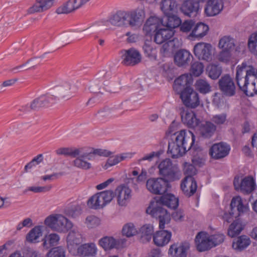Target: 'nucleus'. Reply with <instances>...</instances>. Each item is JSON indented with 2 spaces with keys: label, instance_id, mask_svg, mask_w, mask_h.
Returning a JSON list of instances; mask_svg holds the SVG:
<instances>
[{
  "label": "nucleus",
  "instance_id": "f257e3e1",
  "mask_svg": "<svg viewBox=\"0 0 257 257\" xmlns=\"http://www.w3.org/2000/svg\"><path fill=\"white\" fill-rule=\"evenodd\" d=\"M255 72L256 69L245 62L236 68L235 79L237 85L239 89L248 96L257 94Z\"/></svg>",
  "mask_w": 257,
  "mask_h": 257
},
{
  "label": "nucleus",
  "instance_id": "f03ea898",
  "mask_svg": "<svg viewBox=\"0 0 257 257\" xmlns=\"http://www.w3.org/2000/svg\"><path fill=\"white\" fill-rule=\"evenodd\" d=\"M174 135L175 141L169 143L168 153L171 154L172 158H178L192 148L195 136L192 132L185 130L177 132Z\"/></svg>",
  "mask_w": 257,
  "mask_h": 257
},
{
  "label": "nucleus",
  "instance_id": "7ed1b4c3",
  "mask_svg": "<svg viewBox=\"0 0 257 257\" xmlns=\"http://www.w3.org/2000/svg\"><path fill=\"white\" fill-rule=\"evenodd\" d=\"M112 153L106 150L94 149L87 147L78 148L72 165L78 169L88 170L92 168L90 161L94 160L95 156L108 157Z\"/></svg>",
  "mask_w": 257,
  "mask_h": 257
},
{
  "label": "nucleus",
  "instance_id": "20e7f679",
  "mask_svg": "<svg viewBox=\"0 0 257 257\" xmlns=\"http://www.w3.org/2000/svg\"><path fill=\"white\" fill-rule=\"evenodd\" d=\"M45 224L52 230L60 232H66L73 226L72 223L61 214L49 216L46 218Z\"/></svg>",
  "mask_w": 257,
  "mask_h": 257
},
{
  "label": "nucleus",
  "instance_id": "39448f33",
  "mask_svg": "<svg viewBox=\"0 0 257 257\" xmlns=\"http://www.w3.org/2000/svg\"><path fill=\"white\" fill-rule=\"evenodd\" d=\"M114 197V192L111 190L101 191L91 197L87 201V205L95 209L103 208L110 203Z\"/></svg>",
  "mask_w": 257,
  "mask_h": 257
},
{
  "label": "nucleus",
  "instance_id": "423d86ee",
  "mask_svg": "<svg viewBox=\"0 0 257 257\" xmlns=\"http://www.w3.org/2000/svg\"><path fill=\"white\" fill-rule=\"evenodd\" d=\"M159 174L169 181H175L180 179L181 174L178 168L174 165L170 159H166L158 166Z\"/></svg>",
  "mask_w": 257,
  "mask_h": 257
},
{
  "label": "nucleus",
  "instance_id": "0eeeda50",
  "mask_svg": "<svg viewBox=\"0 0 257 257\" xmlns=\"http://www.w3.org/2000/svg\"><path fill=\"white\" fill-rule=\"evenodd\" d=\"M157 201L156 205L151 204L147 209L146 212L151 214L153 217L158 218L159 228L163 229L165 224H168L170 221V216L166 209H164Z\"/></svg>",
  "mask_w": 257,
  "mask_h": 257
},
{
  "label": "nucleus",
  "instance_id": "6e6552de",
  "mask_svg": "<svg viewBox=\"0 0 257 257\" xmlns=\"http://www.w3.org/2000/svg\"><path fill=\"white\" fill-rule=\"evenodd\" d=\"M147 189L154 194H163L170 187L168 181L162 178H151L146 183Z\"/></svg>",
  "mask_w": 257,
  "mask_h": 257
},
{
  "label": "nucleus",
  "instance_id": "1a4fd4ad",
  "mask_svg": "<svg viewBox=\"0 0 257 257\" xmlns=\"http://www.w3.org/2000/svg\"><path fill=\"white\" fill-rule=\"evenodd\" d=\"M193 52L199 60L209 62L212 59V47L209 43L200 42L196 44L194 47Z\"/></svg>",
  "mask_w": 257,
  "mask_h": 257
},
{
  "label": "nucleus",
  "instance_id": "9d476101",
  "mask_svg": "<svg viewBox=\"0 0 257 257\" xmlns=\"http://www.w3.org/2000/svg\"><path fill=\"white\" fill-rule=\"evenodd\" d=\"M233 185L236 191L250 193L255 189V184L252 177L247 176L240 180L239 177H236L234 179Z\"/></svg>",
  "mask_w": 257,
  "mask_h": 257
},
{
  "label": "nucleus",
  "instance_id": "9b49d317",
  "mask_svg": "<svg viewBox=\"0 0 257 257\" xmlns=\"http://www.w3.org/2000/svg\"><path fill=\"white\" fill-rule=\"evenodd\" d=\"M184 104L187 107L194 108L200 104L198 94L193 89H186L180 94Z\"/></svg>",
  "mask_w": 257,
  "mask_h": 257
},
{
  "label": "nucleus",
  "instance_id": "f8f14e48",
  "mask_svg": "<svg viewBox=\"0 0 257 257\" xmlns=\"http://www.w3.org/2000/svg\"><path fill=\"white\" fill-rule=\"evenodd\" d=\"M230 146L220 142L213 144L209 149V154L213 159L219 160L227 156L230 151Z\"/></svg>",
  "mask_w": 257,
  "mask_h": 257
},
{
  "label": "nucleus",
  "instance_id": "ddd939ff",
  "mask_svg": "<svg viewBox=\"0 0 257 257\" xmlns=\"http://www.w3.org/2000/svg\"><path fill=\"white\" fill-rule=\"evenodd\" d=\"M218 86L221 92L226 96H232L235 94V86L229 75H225L219 79Z\"/></svg>",
  "mask_w": 257,
  "mask_h": 257
},
{
  "label": "nucleus",
  "instance_id": "4468645a",
  "mask_svg": "<svg viewBox=\"0 0 257 257\" xmlns=\"http://www.w3.org/2000/svg\"><path fill=\"white\" fill-rule=\"evenodd\" d=\"M164 20L155 16L150 17L143 27V32L146 35H151L161 27H164Z\"/></svg>",
  "mask_w": 257,
  "mask_h": 257
},
{
  "label": "nucleus",
  "instance_id": "2eb2a0df",
  "mask_svg": "<svg viewBox=\"0 0 257 257\" xmlns=\"http://www.w3.org/2000/svg\"><path fill=\"white\" fill-rule=\"evenodd\" d=\"M190 244L186 241L174 243L170 245L168 254L171 257H187Z\"/></svg>",
  "mask_w": 257,
  "mask_h": 257
},
{
  "label": "nucleus",
  "instance_id": "dca6fc26",
  "mask_svg": "<svg viewBox=\"0 0 257 257\" xmlns=\"http://www.w3.org/2000/svg\"><path fill=\"white\" fill-rule=\"evenodd\" d=\"M192 82L193 79L191 74H184L175 80L173 88L175 91L181 94L186 89H192L190 87Z\"/></svg>",
  "mask_w": 257,
  "mask_h": 257
},
{
  "label": "nucleus",
  "instance_id": "f3484780",
  "mask_svg": "<svg viewBox=\"0 0 257 257\" xmlns=\"http://www.w3.org/2000/svg\"><path fill=\"white\" fill-rule=\"evenodd\" d=\"M195 241L196 248L200 252L209 250L213 247V243L210 240L209 235L206 232H199L196 236Z\"/></svg>",
  "mask_w": 257,
  "mask_h": 257
},
{
  "label": "nucleus",
  "instance_id": "a211bd4d",
  "mask_svg": "<svg viewBox=\"0 0 257 257\" xmlns=\"http://www.w3.org/2000/svg\"><path fill=\"white\" fill-rule=\"evenodd\" d=\"M122 58L123 64L127 66H134L141 62V55L137 50L131 48L124 51Z\"/></svg>",
  "mask_w": 257,
  "mask_h": 257
},
{
  "label": "nucleus",
  "instance_id": "6ab92c4d",
  "mask_svg": "<svg viewBox=\"0 0 257 257\" xmlns=\"http://www.w3.org/2000/svg\"><path fill=\"white\" fill-rule=\"evenodd\" d=\"M128 26L131 27H138L142 25L145 18V13L143 9L127 11Z\"/></svg>",
  "mask_w": 257,
  "mask_h": 257
},
{
  "label": "nucleus",
  "instance_id": "aec40b11",
  "mask_svg": "<svg viewBox=\"0 0 257 257\" xmlns=\"http://www.w3.org/2000/svg\"><path fill=\"white\" fill-rule=\"evenodd\" d=\"M182 122L190 128H195L199 125L200 120L195 113L188 109H183L180 112Z\"/></svg>",
  "mask_w": 257,
  "mask_h": 257
},
{
  "label": "nucleus",
  "instance_id": "412c9836",
  "mask_svg": "<svg viewBox=\"0 0 257 257\" xmlns=\"http://www.w3.org/2000/svg\"><path fill=\"white\" fill-rule=\"evenodd\" d=\"M230 215L237 218L247 210V207L243 204L241 198L239 196L233 197L231 201Z\"/></svg>",
  "mask_w": 257,
  "mask_h": 257
},
{
  "label": "nucleus",
  "instance_id": "4be33fe9",
  "mask_svg": "<svg viewBox=\"0 0 257 257\" xmlns=\"http://www.w3.org/2000/svg\"><path fill=\"white\" fill-rule=\"evenodd\" d=\"M131 190L124 185L118 186L114 193L117 196L118 204L120 206L125 205L131 198Z\"/></svg>",
  "mask_w": 257,
  "mask_h": 257
},
{
  "label": "nucleus",
  "instance_id": "5701e85b",
  "mask_svg": "<svg viewBox=\"0 0 257 257\" xmlns=\"http://www.w3.org/2000/svg\"><path fill=\"white\" fill-rule=\"evenodd\" d=\"M81 234L75 230L69 232L67 237V247L70 252L75 251L82 242Z\"/></svg>",
  "mask_w": 257,
  "mask_h": 257
},
{
  "label": "nucleus",
  "instance_id": "b1692460",
  "mask_svg": "<svg viewBox=\"0 0 257 257\" xmlns=\"http://www.w3.org/2000/svg\"><path fill=\"white\" fill-rule=\"evenodd\" d=\"M181 188L185 196L190 197L196 191V181L193 177H186L181 184Z\"/></svg>",
  "mask_w": 257,
  "mask_h": 257
},
{
  "label": "nucleus",
  "instance_id": "393cba45",
  "mask_svg": "<svg viewBox=\"0 0 257 257\" xmlns=\"http://www.w3.org/2000/svg\"><path fill=\"white\" fill-rule=\"evenodd\" d=\"M223 8L221 0H208L205 8V13L208 17H213L219 14Z\"/></svg>",
  "mask_w": 257,
  "mask_h": 257
},
{
  "label": "nucleus",
  "instance_id": "a878e982",
  "mask_svg": "<svg viewBox=\"0 0 257 257\" xmlns=\"http://www.w3.org/2000/svg\"><path fill=\"white\" fill-rule=\"evenodd\" d=\"M127 11H118L109 18V23L116 27H126L128 26Z\"/></svg>",
  "mask_w": 257,
  "mask_h": 257
},
{
  "label": "nucleus",
  "instance_id": "bb28decb",
  "mask_svg": "<svg viewBox=\"0 0 257 257\" xmlns=\"http://www.w3.org/2000/svg\"><path fill=\"white\" fill-rule=\"evenodd\" d=\"M197 126L200 135L206 139L211 138L216 130V125L210 121H200Z\"/></svg>",
  "mask_w": 257,
  "mask_h": 257
},
{
  "label": "nucleus",
  "instance_id": "cd10ccee",
  "mask_svg": "<svg viewBox=\"0 0 257 257\" xmlns=\"http://www.w3.org/2000/svg\"><path fill=\"white\" fill-rule=\"evenodd\" d=\"M56 0H36V3L28 10L29 14L41 13L50 9Z\"/></svg>",
  "mask_w": 257,
  "mask_h": 257
},
{
  "label": "nucleus",
  "instance_id": "c85d7f7f",
  "mask_svg": "<svg viewBox=\"0 0 257 257\" xmlns=\"http://www.w3.org/2000/svg\"><path fill=\"white\" fill-rule=\"evenodd\" d=\"M174 31L170 29L161 27L156 32L154 40L155 43L161 44L171 39L174 35Z\"/></svg>",
  "mask_w": 257,
  "mask_h": 257
},
{
  "label": "nucleus",
  "instance_id": "c756f323",
  "mask_svg": "<svg viewBox=\"0 0 257 257\" xmlns=\"http://www.w3.org/2000/svg\"><path fill=\"white\" fill-rule=\"evenodd\" d=\"M192 58V55L188 51L184 49L178 51L174 56V62L179 66H184L188 65Z\"/></svg>",
  "mask_w": 257,
  "mask_h": 257
},
{
  "label": "nucleus",
  "instance_id": "7c9ffc66",
  "mask_svg": "<svg viewBox=\"0 0 257 257\" xmlns=\"http://www.w3.org/2000/svg\"><path fill=\"white\" fill-rule=\"evenodd\" d=\"M81 8L78 0H68L58 7L56 13L58 14H67L74 12Z\"/></svg>",
  "mask_w": 257,
  "mask_h": 257
},
{
  "label": "nucleus",
  "instance_id": "2f4dec72",
  "mask_svg": "<svg viewBox=\"0 0 257 257\" xmlns=\"http://www.w3.org/2000/svg\"><path fill=\"white\" fill-rule=\"evenodd\" d=\"M171 232L165 230L157 231L153 235L154 243L158 246H163L171 239Z\"/></svg>",
  "mask_w": 257,
  "mask_h": 257
},
{
  "label": "nucleus",
  "instance_id": "473e14b6",
  "mask_svg": "<svg viewBox=\"0 0 257 257\" xmlns=\"http://www.w3.org/2000/svg\"><path fill=\"white\" fill-rule=\"evenodd\" d=\"M157 203L171 209L177 208L179 205V199L172 194H167L161 196Z\"/></svg>",
  "mask_w": 257,
  "mask_h": 257
},
{
  "label": "nucleus",
  "instance_id": "72a5a7b5",
  "mask_svg": "<svg viewBox=\"0 0 257 257\" xmlns=\"http://www.w3.org/2000/svg\"><path fill=\"white\" fill-rule=\"evenodd\" d=\"M209 31L208 26L203 23L197 24L188 36L191 38H202L205 36Z\"/></svg>",
  "mask_w": 257,
  "mask_h": 257
},
{
  "label": "nucleus",
  "instance_id": "f704fd0d",
  "mask_svg": "<svg viewBox=\"0 0 257 257\" xmlns=\"http://www.w3.org/2000/svg\"><path fill=\"white\" fill-rule=\"evenodd\" d=\"M177 3L175 0H162L160 8L164 15H171L177 11Z\"/></svg>",
  "mask_w": 257,
  "mask_h": 257
},
{
  "label": "nucleus",
  "instance_id": "c9c22d12",
  "mask_svg": "<svg viewBox=\"0 0 257 257\" xmlns=\"http://www.w3.org/2000/svg\"><path fill=\"white\" fill-rule=\"evenodd\" d=\"M199 3L194 0H185L181 8V11L185 15L190 16L191 14L198 10Z\"/></svg>",
  "mask_w": 257,
  "mask_h": 257
},
{
  "label": "nucleus",
  "instance_id": "e433bc0d",
  "mask_svg": "<svg viewBox=\"0 0 257 257\" xmlns=\"http://www.w3.org/2000/svg\"><path fill=\"white\" fill-rule=\"evenodd\" d=\"M250 242L249 237L243 235L238 237L235 241H233L232 246L235 250L240 251L246 248Z\"/></svg>",
  "mask_w": 257,
  "mask_h": 257
},
{
  "label": "nucleus",
  "instance_id": "4c0bfd02",
  "mask_svg": "<svg viewBox=\"0 0 257 257\" xmlns=\"http://www.w3.org/2000/svg\"><path fill=\"white\" fill-rule=\"evenodd\" d=\"M243 228L244 226L240 219H236L229 225L227 234L231 237H235L240 233Z\"/></svg>",
  "mask_w": 257,
  "mask_h": 257
},
{
  "label": "nucleus",
  "instance_id": "58836bf2",
  "mask_svg": "<svg viewBox=\"0 0 257 257\" xmlns=\"http://www.w3.org/2000/svg\"><path fill=\"white\" fill-rule=\"evenodd\" d=\"M218 47L222 50H233L235 47V40L230 36H224L219 40Z\"/></svg>",
  "mask_w": 257,
  "mask_h": 257
},
{
  "label": "nucleus",
  "instance_id": "ea45409f",
  "mask_svg": "<svg viewBox=\"0 0 257 257\" xmlns=\"http://www.w3.org/2000/svg\"><path fill=\"white\" fill-rule=\"evenodd\" d=\"M77 249L79 253L85 256H93L96 252V248L94 243L84 244Z\"/></svg>",
  "mask_w": 257,
  "mask_h": 257
},
{
  "label": "nucleus",
  "instance_id": "a19ab883",
  "mask_svg": "<svg viewBox=\"0 0 257 257\" xmlns=\"http://www.w3.org/2000/svg\"><path fill=\"white\" fill-rule=\"evenodd\" d=\"M165 19L166 22L164 27L170 29L173 31L174 28L179 27L181 23V19L174 14L171 15L166 16Z\"/></svg>",
  "mask_w": 257,
  "mask_h": 257
},
{
  "label": "nucleus",
  "instance_id": "79ce46f5",
  "mask_svg": "<svg viewBox=\"0 0 257 257\" xmlns=\"http://www.w3.org/2000/svg\"><path fill=\"white\" fill-rule=\"evenodd\" d=\"M42 235L41 226H36L32 229L26 236V240L30 243L37 242V240Z\"/></svg>",
  "mask_w": 257,
  "mask_h": 257
},
{
  "label": "nucleus",
  "instance_id": "37998d69",
  "mask_svg": "<svg viewBox=\"0 0 257 257\" xmlns=\"http://www.w3.org/2000/svg\"><path fill=\"white\" fill-rule=\"evenodd\" d=\"M60 240L59 236L56 233H51L46 235L43 239V246L48 249L52 246L57 244Z\"/></svg>",
  "mask_w": 257,
  "mask_h": 257
},
{
  "label": "nucleus",
  "instance_id": "c03bdc74",
  "mask_svg": "<svg viewBox=\"0 0 257 257\" xmlns=\"http://www.w3.org/2000/svg\"><path fill=\"white\" fill-rule=\"evenodd\" d=\"M131 157V155L130 154L124 153L120 154V155H116L112 157H109L104 167L106 169L108 167L115 165L121 161H123L128 157L130 158Z\"/></svg>",
  "mask_w": 257,
  "mask_h": 257
},
{
  "label": "nucleus",
  "instance_id": "a18cd8bd",
  "mask_svg": "<svg viewBox=\"0 0 257 257\" xmlns=\"http://www.w3.org/2000/svg\"><path fill=\"white\" fill-rule=\"evenodd\" d=\"M131 157V155L130 154L124 153L120 154V155H116L112 157H109L104 167L106 169L108 167L115 165L121 161H123L128 157L130 158Z\"/></svg>",
  "mask_w": 257,
  "mask_h": 257
},
{
  "label": "nucleus",
  "instance_id": "49530a36",
  "mask_svg": "<svg viewBox=\"0 0 257 257\" xmlns=\"http://www.w3.org/2000/svg\"><path fill=\"white\" fill-rule=\"evenodd\" d=\"M131 157V155L130 154L124 153L120 154V155H116L112 157H109L104 167L106 169L108 167L115 165L121 161H123L128 157L130 158Z\"/></svg>",
  "mask_w": 257,
  "mask_h": 257
},
{
  "label": "nucleus",
  "instance_id": "de8ad7c7",
  "mask_svg": "<svg viewBox=\"0 0 257 257\" xmlns=\"http://www.w3.org/2000/svg\"><path fill=\"white\" fill-rule=\"evenodd\" d=\"M99 244L104 250H106L115 247L117 242L113 237L105 236L99 240Z\"/></svg>",
  "mask_w": 257,
  "mask_h": 257
},
{
  "label": "nucleus",
  "instance_id": "09e8293b",
  "mask_svg": "<svg viewBox=\"0 0 257 257\" xmlns=\"http://www.w3.org/2000/svg\"><path fill=\"white\" fill-rule=\"evenodd\" d=\"M195 86L201 93L206 94L211 91V86L209 83L205 79H199L195 84Z\"/></svg>",
  "mask_w": 257,
  "mask_h": 257
},
{
  "label": "nucleus",
  "instance_id": "8fccbe9b",
  "mask_svg": "<svg viewBox=\"0 0 257 257\" xmlns=\"http://www.w3.org/2000/svg\"><path fill=\"white\" fill-rule=\"evenodd\" d=\"M78 150V148L62 147L58 149L55 152L58 155H64L74 158H75V155Z\"/></svg>",
  "mask_w": 257,
  "mask_h": 257
},
{
  "label": "nucleus",
  "instance_id": "3c124183",
  "mask_svg": "<svg viewBox=\"0 0 257 257\" xmlns=\"http://www.w3.org/2000/svg\"><path fill=\"white\" fill-rule=\"evenodd\" d=\"M140 231L141 237L147 241H149L153 234V227L150 224H146L140 228Z\"/></svg>",
  "mask_w": 257,
  "mask_h": 257
},
{
  "label": "nucleus",
  "instance_id": "603ef678",
  "mask_svg": "<svg viewBox=\"0 0 257 257\" xmlns=\"http://www.w3.org/2000/svg\"><path fill=\"white\" fill-rule=\"evenodd\" d=\"M208 76L212 79H217L222 73L221 67L218 65L211 64L207 68Z\"/></svg>",
  "mask_w": 257,
  "mask_h": 257
},
{
  "label": "nucleus",
  "instance_id": "864d4df0",
  "mask_svg": "<svg viewBox=\"0 0 257 257\" xmlns=\"http://www.w3.org/2000/svg\"><path fill=\"white\" fill-rule=\"evenodd\" d=\"M160 72L168 81L172 80L174 77L173 69L169 63L163 64L160 67Z\"/></svg>",
  "mask_w": 257,
  "mask_h": 257
},
{
  "label": "nucleus",
  "instance_id": "5fc2aeb1",
  "mask_svg": "<svg viewBox=\"0 0 257 257\" xmlns=\"http://www.w3.org/2000/svg\"><path fill=\"white\" fill-rule=\"evenodd\" d=\"M64 213L69 217L75 218L81 214V208L78 205H72L65 208Z\"/></svg>",
  "mask_w": 257,
  "mask_h": 257
},
{
  "label": "nucleus",
  "instance_id": "6e6d98bb",
  "mask_svg": "<svg viewBox=\"0 0 257 257\" xmlns=\"http://www.w3.org/2000/svg\"><path fill=\"white\" fill-rule=\"evenodd\" d=\"M151 43V42L150 41H146L143 48L146 57L151 59H155L156 58V50L153 48Z\"/></svg>",
  "mask_w": 257,
  "mask_h": 257
},
{
  "label": "nucleus",
  "instance_id": "4d7b16f0",
  "mask_svg": "<svg viewBox=\"0 0 257 257\" xmlns=\"http://www.w3.org/2000/svg\"><path fill=\"white\" fill-rule=\"evenodd\" d=\"M122 233L123 235L127 237H131L137 234V230L135 228L134 224L128 223L123 226L122 229Z\"/></svg>",
  "mask_w": 257,
  "mask_h": 257
},
{
  "label": "nucleus",
  "instance_id": "13d9d810",
  "mask_svg": "<svg viewBox=\"0 0 257 257\" xmlns=\"http://www.w3.org/2000/svg\"><path fill=\"white\" fill-rule=\"evenodd\" d=\"M47 257H65V251L61 246L52 248L47 254Z\"/></svg>",
  "mask_w": 257,
  "mask_h": 257
},
{
  "label": "nucleus",
  "instance_id": "bf43d9fd",
  "mask_svg": "<svg viewBox=\"0 0 257 257\" xmlns=\"http://www.w3.org/2000/svg\"><path fill=\"white\" fill-rule=\"evenodd\" d=\"M248 46L249 50L257 55V33L250 36L248 41Z\"/></svg>",
  "mask_w": 257,
  "mask_h": 257
},
{
  "label": "nucleus",
  "instance_id": "052dcab7",
  "mask_svg": "<svg viewBox=\"0 0 257 257\" xmlns=\"http://www.w3.org/2000/svg\"><path fill=\"white\" fill-rule=\"evenodd\" d=\"M203 69L204 66L203 64L197 61L192 64L190 71L194 76H199L202 73Z\"/></svg>",
  "mask_w": 257,
  "mask_h": 257
},
{
  "label": "nucleus",
  "instance_id": "680f3d73",
  "mask_svg": "<svg viewBox=\"0 0 257 257\" xmlns=\"http://www.w3.org/2000/svg\"><path fill=\"white\" fill-rule=\"evenodd\" d=\"M71 85L69 83L63 84L59 88L60 95L62 98H67L68 99L71 97L72 94L70 92Z\"/></svg>",
  "mask_w": 257,
  "mask_h": 257
},
{
  "label": "nucleus",
  "instance_id": "e2e57ef3",
  "mask_svg": "<svg viewBox=\"0 0 257 257\" xmlns=\"http://www.w3.org/2000/svg\"><path fill=\"white\" fill-rule=\"evenodd\" d=\"M227 119V114L225 113L216 114L212 116L211 118V122L216 125H222L224 124Z\"/></svg>",
  "mask_w": 257,
  "mask_h": 257
},
{
  "label": "nucleus",
  "instance_id": "0e129e2a",
  "mask_svg": "<svg viewBox=\"0 0 257 257\" xmlns=\"http://www.w3.org/2000/svg\"><path fill=\"white\" fill-rule=\"evenodd\" d=\"M85 223L88 228H94L99 225L100 220L95 216L90 215L86 217Z\"/></svg>",
  "mask_w": 257,
  "mask_h": 257
},
{
  "label": "nucleus",
  "instance_id": "69168bd1",
  "mask_svg": "<svg viewBox=\"0 0 257 257\" xmlns=\"http://www.w3.org/2000/svg\"><path fill=\"white\" fill-rule=\"evenodd\" d=\"M194 26V22L192 20L185 21L183 23H181L179 25L180 30L181 32L185 33H188L193 29Z\"/></svg>",
  "mask_w": 257,
  "mask_h": 257
},
{
  "label": "nucleus",
  "instance_id": "338daca9",
  "mask_svg": "<svg viewBox=\"0 0 257 257\" xmlns=\"http://www.w3.org/2000/svg\"><path fill=\"white\" fill-rule=\"evenodd\" d=\"M184 172L186 175V177H193L196 173V169L193 165L185 163Z\"/></svg>",
  "mask_w": 257,
  "mask_h": 257
},
{
  "label": "nucleus",
  "instance_id": "774afa93",
  "mask_svg": "<svg viewBox=\"0 0 257 257\" xmlns=\"http://www.w3.org/2000/svg\"><path fill=\"white\" fill-rule=\"evenodd\" d=\"M210 240L213 243L212 247H214L223 242L224 235L222 234H216L209 235Z\"/></svg>",
  "mask_w": 257,
  "mask_h": 257
}]
</instances>
